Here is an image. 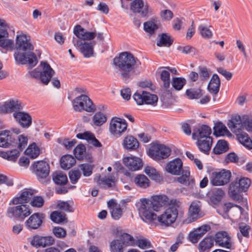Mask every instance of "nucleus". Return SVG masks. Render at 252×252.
I'll return each mask as SVG.
<instances>
[{
	"label": "nucleus",
	"mask_w": 252,
	"mask_h": 252,
	"mask_svg": "<svg viewBox=\"0 0 252 252\" xmlns=\"http://www.w3.org/2000/svg\"><path fill=\"white\" fill-rule=\"evenodd\" d=\"M168 202V198L165 195H154L150 199H140L136 206L146 220L152 221L157 219L160 225L168 227L175 222L179 215L183 213L181 203L174 199L171 200L169 206L164 213L157 217L153 211H158Z\"/></svg>",
	"instance_id": "nucleus-1"
},
{
	"label": "nucleus",
	"mask_w": 252,
	"mask_h": 252,
	"mask_svg": "<svg viewBox=\"0 0 252 252\" xmlns=\"http://www.w3.org/2000/svg\"><path fill=\"white\" fill-rule=\"evenodd\" d=\"M15 49L14 57L17 64H28L31 67L36 65L38 60L33 52V46L26 35L17 36Z\"/></svg>",
	"instance_id": "nucleus-2"
},
{
	"label": "nucleus",
	"mask_w": 252,
	"mask_h": 252,
	"mask_svg": "<svg viewBox=\"0 0 252 252\" xmlns=\"http://www.w3.org/2000/svg\"><path fill=\"white\" fill-rule=\"evenodd\" d=\"M113 63L121 71V77L125 83L128 82L129 79L132 78L134 69L141 64V62L137 58L127 52H122L118 57L114 58Z\"/></svg>",
	"instance_id": "nucleus-3"
},
{
	"label": "nucleus",
	"mask_w": 252,
	"mask_h": 252,
	"mask_svg": "<svg viewBox=\"0 0 252 252\" xmlns=\"http://www.w3.org/2000/svg\"><path fill=\"white\" fill-rule=\"evenodd\" d=\"M27 143L28 138L23 135L17 137L10 130H6L0 132V147L7 148L18 145V149L22 151L25 148Z\"/></svg>",
	"instance_id": "nucleus-4"
},
{
	"label": "nucleus",
	"mask_w": 252,
	"mask_h": 252,
	"mask_svg": "<svg viewBox=\"0 0 252 252\" xmlns=\"http://www.w3.org/2000/svg\"><path fill=\"white\" fill-rule=\"evenodd\" d=\"M251 185V180L248 178H243L232 182L229 188L228 192L230 196L234 200H240L242 196L241 192L246 191Z\"/></svg>",
	"instance_id": "nucleus-5"
},
{
	"label": "nucleus",
	"mask_w": 252,
	"mask_h": 252,
	"mask_svg": "<svg viewBox=\"0 0 252 252\" xmlns=\"http://www.w3.org/2000/svg\"><path fill=\"white\" fill-rule=\"evenodd\" d=\"M16 205V206L9 207L7 208L6 216L8 218L23 220L32 213L29 206L22 204Z\"/></svg>",
	"instance_id": "nucleus-6"
},
{
	"label": "nucleus",
	"mask_w": 252,
	"mask_h": 252,
	"mask_svg": "<svg viewBox=\"0 0 252 252\" xmlns=\"http://www.w3.org/2000/svg\"><path fill=\"white\" fill-rule=\"evenodd\" d=\"M74 109L76 111L85 110L88 112H94L96 108L92 100L86 95L81 94L73 101Z\"/></svg>",
	"instance_id": "nucleus-7"
},
{
	"label": "nucleus",
	"mask_w": 252,
	"mask_h": 252,
	"mask_svg": "<svg viewBox=\"0 0 252 252\" xmlns=\"http://www.w3.org/2000/svg\"><path fill=\"white\" fill-rule=\"evenodd\" d=\"M32 173H34L37 180L42 183L46 182L50 173V165L44 160L35 161L32 165Z\"/></svg>",
	"instance_id": "nucleus-8"
},
{
	"label": "nucleus",
	"mask_w": 252,
	"mask_h": 252,
	"mask_svg": "<svg viewBox=\"0 0 252 252\" xmlns=\"http://www.w3.org/2000/svg\"><path fill=\"white\" fill-rule=\"evenodd\" d=\"M40 64L43 68L42 71L39 72L34 70L31 72L30 75L33 78H39L42 83L46 85L51 80L55 71L46 62H41Z\"/></svg>",
	"instance_id": "nucleus-9"
},
{
	"label": "nucleus",
	"mask_w": 252,
	"mask_h": 252,
	"mask_svg": "<svg viewBox=\"0 0 252 252\" xmlns=\"http://www.w3.org/2000/svg\"><path fill=\"white\" fill-rule=\"evenodd\" d=\"M171 150L167 146L160 144L153 145L149 149V156L154 159L159 160L167 158Z\"/></svg>",
	"instance_id": "nucleus-10"
},
{
	"label": "nucleus",
	"mask_w": 252,
	"mask_h": 252,
	"mask_svg": "<svg viewBox=\"0 0 252 252\" xmlns=\"http://www.w3.org/2000/svg\"><path fill=\"white\" fill-rule=\"evenodd\" d=\"M133 98L137 105L144 104L155 105L157 103L158 97L157 95L146 91H136L133 95Z\"/></svg>",
	"instance_id": "nucleus-11"
},
{
	"label": "nucleus",
	"mask_w": 252,
	"mask_h": 252,
	"mask_svg": "<svg viewBox=\"0 0 252 252\" xmlns=\"http://www.w3.org/2000/svg\"><path fill=\"white\" fill-rule=\"evenodd\" d=\"M7 28L6 22L0 19V47L6 50H12L14 46V42L13 40L8 39Z\"/></svg>",
	"instance_id": "nucleus-12"
},
{
	"label": "nucleus",
	"mask_w": 252,
	"mask_h": 252,
	"mask_svg": "<svg viewBox=\"0 0 252 252\" xmlns=\"http://www.w3.org/2000/svg\"><path fill=\"white\" fill-rule=\"evenodd\" d=\"M231 177V173L229 170L222 169L219 172H213L210 182L213 186H223L229 182Z\"/></svg>",
	"instance_id": "nucleus-13"
},
{
	"label": "nucleus",
	"mask_w": 252,
	"mask_h": 252,
	"mask_svg": "<svg viewBox=\"0 0 252 252\" xmlns=\"http://www.w3.org/2000/svg\"><path fill=\"white\" fill-rule=\"evenodd\" d=\"M127 127V124L124 119L113 118L110 123L109 131L116 137H119L126 131Z\"/></svg>",
	"instance_id": "nucleus-14"
},
{
	"label": "nucleus",
	"mask_w": 252,
	"mask_h": 252,
	"mask_svg": "<svg viewBox=\"0 0 252 252\" xmlns=\"http://www.w3.org/2000/svg\"><path fill=\"white\" fill-rule=\"evenodd\" d=\"M23 104L17 99H11L6 101L0 106V113L6 114L14 112H21L23 108Z\"/></svg>",
	"instance_id": "nucleus-15"
},
{
	"label": "nucleus",
	"mask_w": 252,
	"mask_h": 252,
	"mask_svg": "<svg viewBox=\"0 0 252 252\" xmlns=\"http://www.w3.org/2000/svg\"><path fill=\"white\" fill-rule=\"evenodd\" d=\"M44 219L43 213H35L26 221L25 225L29 230L37 229L41 226Z\"/></svg>",
	"instance_id": "nucleus-16"
},
{
	"label": "nucleus",
	"mask_w": 252,
	"mask_h": 252,
	"mask_svg": "<svg viewBox=\"0 0 252 252\" xmlns=\"http://www.w3.org/2000/svg\"><path fill=\"white\" fill-rule=\"evenodd\" d=\"M123 163L129 170L132 171L139 170L143 166L142 159L134 156L124 158H123Z\"/></svg>",
	"instance_id": "nucleus-17"
},
{
	"label": "nucleus",
	"mask_w": 252,
	"mask_h": 252,
	"mask_svg": "<svg viewBox=\"0 0 252 252\" xmlns=\"http://www.w3.org/2000/svg\"><path fill=\"white\" fill-rule=\"evenodd\" d=\"M15 120L24 128H28L32 123V118L30 115L25 112H16L13 114Z\"/></svg>",
	"instance_id": "nucleus-18"
},
{
	"label": "nucleus",
	"mask_w": 252,
	"mask_h": 252,
	"mask_svg": "<svg viewBox=\"0 0 252 252\" xmlns=\"http://www.w3.org/2000/svg\"><path fill=\"white\" fill-rule=\"evenodd\" d=\"M165 168L167 172L172 175H179L183 170V162L180 158H176L167 163Z\"/></svg>",
	"instance_id": "nucleus-19"
},
{
	"label": "nucleus",
	"mask_w": 252,
	"mask_h": 252,
	"mask_svg": "<svg viewBox=\"0 0 252 252\" xmlns=\"http://www.w3.org/2000/svg\"><path fill=\"white\" fill-rule=\"evenodd\" d=\"M130 10L133 13L140 14L142 17H145L148 13V6L144 5L143 0H134L130 3Z\"/></svg>",
	"instance_id": "nucleus-20"
},
{
	"label": "nucleus",
	"mask_w": 252,
	"mask_h": 252,
	"mask_svg": "<svg viewBox=\"0 0 252 252\" xmlns=\"http://www.w3.org/2000/svg\"><path fill=\"white\" fill-rule=\"evenodd\" d=\"M54 242L55 239L52 236H39L37 235L33 237L32 241V244L36 248L46 247L47 246L52 245Z\"/></svg>",
	"instance_id": "nucleus-21"
},
{
	"label": "nucleus",
	"mask_w": 252,
	"mask_h": 252,
	"mask_svg": "<svg viewBox=\"0 0 252 252\" xmlns=\"http://www.w3.org/2000/svg\"><path fill=\"white\" fill-rule=\"evenodd\" d=\"M197 141L196 144L199 150L202 153L208 155L213 144L212 137H206L204 138L196 139Z\"/></svg>",
	"instance_id": "nucleus-22"
},
{
	"label": "nucleus",
	"mask_w": 252,
	"mask_h": 252,
	"mask_svg": "<svg viewBox=\"0 0 252 252\" xmlns=\"http://www.w3.org/2000/svg\"><path fill=\"white\" fill-rule=\"evenodd\" d=\"M73 32L78 38L84 40H92L96 35L95 32H88L79 25L74 27Z\"/></svg>",
	"instance_id": "nucleus-23"
},
{
	"label": "nucleus",
	"mask_w": 252,
	"mask_h": 252,
	"mask_svg": "<svg viewBox=\"0 0 252 252\" xmlns=\"http://www.w3.org/2000/svg\"><path fill=\"white\" fill-rule=\"evenodd\" d=\"M211 132V128L209 126L202 125L200 127L193 129L192 138L196 140L197 138L205 139L206 137H211L210 136Z\"/></svg>",
	"instance_id": "nucleus-24"
},
{
	"label": "nucleus",
	"mask_w": 252,
	"mask_h": 252,
	"mask_svg": "<svg viewBox=\"0 0 252 252\" xmlns=\"http://www.w3.org/2000/svg\"><path fill=\"white\" fill-rule=\"evenodd\" d=\"M215 240L219 246L222 247L230 249L231 247V244L230 242V237L225 231L217 232L216 234Z\"/></svg>",
	"instance_id": "nucleus-25"
},
{
	"label": "nucleus",
	"mask_w": 252,
	"mask_h": 252,
	"mask_svg": "<svg viewBox=\"0 0 252 252\" xmlns=\"http://www.w3.org/2000/svg\"><path fill=\"white\" fill-rule=\"evenodd\" d=\"M94 181L100 187V188L107 189L115 186L113 179L105 177L101 178L99 174H96L94 177Z\"/></svg>",
	"instance_id": "nucleus-26"
},
{
	"label": "nucleus",
	"mask_w": 252,
	"mask_h": 252,
	"mask_svg": "<svg viewBox=\"0 0 252 252\" xmlns=\"http://www.w3.org/2000/svg\"><path fill=\"white\" fill-rule=\"evenodd\" d=\"M139 145L138 140L132 135H127L125 137L123 146L124 149L129 151L137 149Z\"/></svg>",
	"instance_id": "nucleus-27"
},
{
	"label": "nucleus",
	"mask_w": 252,
	"mask_h": 252,
	"mask_svg": "<svg viewBox=\"0 0 252 252\" xmlns=\"http://www.w3.org/2000/svg\"><path fill=\"white\" fill-rule=\"evenodd\" d=\"M227 126L232 130H233L234 132H236L241 130L244 125L241 117L239 115H236L228 121Z\"/></svg>",
	"instance_id": "nucleus-28"
},
{
	"label": "nucleus",
	"mask_w": 252,
	"mask_h": 252,
	"mask_svg": "<svg viewBox=\"0 0 252 252\" xmlns=\"http://www.w3.org/2000/svg\"><path fill=\"white\" fill-rule=\"evenodd\" d=\"M33 192L31 190H25L21 193L20 195L13 199L12 202L13 204H25L28 203L32 197Z\"/></svg>",
	"instance_id": "nucleus-29"
},
{
	"label": "nucleus",
	"mask_w": 252,
	"mask_h": 252,
	"mask_svg": "<svg viewBox=\"0 0 252 252\" xmlns=\"http://www.w3.org/2000/svg\"><path fill=\"white\" fill-rule=\"evenodd\" d=\"M214 239L212 236L205 237L199 243V252H209L214 246Z\"/></svg>",
	"instance_id": "nucleus-30"
},
{
	"label": "nucleus",
	"mask_w": 252,
	"mask_h": 252,
	"mask_svg": "<svg viewBox=\"0 0 252 252\" xmlns=\"http://www.w3.org/2000/svg\"><path fill=\"white\" fill-rule=\"evenodd\" d=\"M181 173H182V175L177 178V181L180 184L188 185L190 186L191 188H193L195 185V181L193 179L189 180V170H182Z\"/></svg>",
	"instance_id": "nucleus-31"
},
{
	"label": "nucleus",
	"mask_w": 252,
	"mask_h": 252,
	"mask_svg": "<svg viewBox=\"0 0 252 252\" xmlns=\"http://www.w3.org/2000/svg\"><path fill=\"white\" fill-rule=\"evenodd\" d=\"M160 23L159 21L152 19L144 23V30L148 33L150 35L155 34L156 31L159 28Z\"/></svg>",
	"instance_id": "nucleus-32"
},
{
	"label": "nucleus",
	"mask_w": 252,
	"mask_h": 252,
	"mask_svg": "<svg viewBox=\"0 0 252 252\" xmlns=\"http://www.w3.org/2000/svg\"><path fill=\"white\" fill-rule=\"evenodd\" d=\"M76 163L75 158L71 155H65L63 156L60 160V165L62 168L67 170L72 167Z\"/></svg>",
	"instance_id": "nucleus-33"
},
{
	"label": "nucleus",
	"mask_w": 252,
	"mask_h": 252,
	"mask_svg": "<svg viewBox=\"0 0 252 252\" xmlns=\"http://www.w3.org/2000/svg\"><path fill=\"white\" fill-rule=\"evenodd\" d=\"M94 41L91 42H85L80 47V51L85 58H90L93 56L94 53V46L95 45Z\"/></svg>",
	"instance_id": "nucleus-34"
},
{
	"label": "nucleus",
	"mask_w": 252,
	"mask_h": 252,
	"mask_svg": "<svg viewBox=\"0 0 252 252\" xmlns=\"http://www.w3.org/2000/svg\"><path fill=\"white\" fill-rule=\"evenodd\" d=\"M228 150V142L225 140L221 139L218 141L213 149V152L215 155H220L226 152Z\"/></svg>",
	"instance_id": "nucleus-35"
},
{
	"label": "nucleus",
	"mask_w": 252,
	"mask_h": 252,
	"mask_svg": "<svg viewBox=\"0 0 252 252\" xmlns=\"http://www.w3.org/2000/svg\"><path fill=\"white\" fill-rule=\"evenodd\" d=\"M20 155L19 151L14 149L6 152L0 151V157L8 160L15 161Z\"/></svg>",
	"instance_id": "nucleus-36"
},
{
	"label": "nucleus",
	"mask_w": 252,
	"mask_h": 252,
	"mask_svg": "<svg viewBox=\"0 0 252 252\" xmlns=\"http://www.w3.org/2000/svg\"><path fill=\"white\" fill-rule=\"evenodd\" d=\"M159 39L157 42V45L159 47H170L173 42V39L170 35L165 33H162L159 35Z\"/></svg>",
	"instance_id": "nucleus-37"
},
{
	"label": "nucleus",
	"mask_w": 252,
	"mask_h": 252,
	"mask_svg": "<svg viewBox=\"0 0 252 252\" xmlns=\"http://www.w3.org/2000/svg\"><path fill=\"white\" fill-rule=\"evenodd\" d=\"M52 178L54 182L59 185H64L68 181L66 175L61 171L53 173Z\"/></svg>",
	"instance_id": "nucleus-38"
},
{
	"label": "nucleus",
	"mask_w": 252,
	"mask_h": 252,
	"mask_svg": "<svg viewBox=\"0 0 252 252\" xmlns=\"http://www.w3.org/2000/svg\"><path fill=\"white\" fill-rule=\"evenodd\" d=\"M238 140L245 147L249 149H252V139L245 132H241L237 134Z\"/></svg>",
	"instance_id": "nucleus-39"
},
{
	"label": "nucleus",
	"mask_w": 252,
	"mask_h": 252,
	"mask_svg": "<svg viewBox=\"0 0 252 252\" xmlns=\"http://www.w3.org/2000/svg\"><path fill=\"white\" fill-rule=\"evenodd\" d=\"M136 185L141 188H147L150 186V182L148 178L143 174H139L134 178Z\"/></svg>",
	"instance_id": "nucleus-40"
},
{
	"label": "nucleus",
	"mask_w": 252,
	"mask_h": 252,
	"mask_svg": "<svg viewBox=\"0 0 252 252\" xmlns=\"http://www.w3.org/2000/svg\"><path fill=\"white\" fill-rule=\"evenodd\" d=\"M40 150L35 143L30 145L25 151V153L32 158H37L39 155Z\"/></svg>",
	"instance_id": "nucleus-41"
},
{
	"label": "nucleus",
	"mask_w": 252,
	"mask_h": 252,
	"mask_svg": "<svg viewBox=\"0 0 252 252\" xmlns=\"http://www.w3.org/2000/svg\"><path fill=\"white\" fill-rule=\"evenodd\" d=\"M111 252H124L125 242L120 240H115L110 243Z\"/></svg>",
	"instance_id": "nucleus-42"
},
{
	"label": "nucleus",
	"mask_w": 252,
	"mask_h": 252,
	"mask_svg": "<svg viewBox=\"0 0 252 252\" xmlns=\"http://www.w3.org/2000/svg\"><path fill=\"white\" fill-rule=\"evenodd\" d=\"M50 219L54 222L60 223L67 220L66 215L58 211H54L50 215Z\"/></svg>",
	"instance_id": "nucleus-43"
},
{
	"label": "nucleus",
	"mask_w": 252,
	"mask_h": 252,
	"mask_svg": "<svg viewBox=\"0 0 252 252\" xmlns=\"http://www.w3.org/2000/svg\"><path fill=\"white\" fill-rule=\"evenodd\" d=\"M187 81L183 77H173L171 82L172 87L177 91H180L182 89L183 87L186 84Z\"/></svg>",
	"instance_id": "nucleus-44"
},
{
	"label": "nucleus",
	"mask_w": 252,
	"mask_h": 252,
	"mask_svg": "<svg viewBox=\"0 0 252 252\" xmlns=\"http://www.w3.org/2000/svg\"><path fill=\"white\" fill-rule=\"evenodd\" d=\"M213 129L214 134L216 136L223 135L226 132H229L226 126L221 122H218L216 123L213 127Z\"/></svg>",
	"instance_id": "nucleus-45"
},
{
	"label": "nucleus",
	"mask_w": 252,
	"mask_h": 252,
	"mask_svg": "<svg viewBox=\"0 0 252 252\" xmlns=\"http://www.w3.org/2000/svg\"><path fill=\"white\" fill-rule=\"evenodd\" d=\"M186 94L190 99H198L202 94L200 89L191 88L187 89L186 91Z\"/></svg>",
	"instance_id": "nucleus-46"
},
{
	"label": "nucleus",
	"mask_w": 252,
	"mask_h": 252,
	"mask_svg": "<svg viewBox=\"0 0 252 252\" xmlns=\"http://www.w3.org/2000/svg\"><path fill=\"white\" fill-rule=\"evenodd\" d=\"M107 121V117L105 114L101 112H96L93 117L94 124L97 126L102 125Z\"/></svg>",
	"instance_id": "nucleus-47"
},
{
	"label": "nucleus",
	"mask_w": 252,
	"mask_h": 252,
	"mask_svg": "<svg viewBox=\"0 0 252 252\" xmlns=\"http://www.w3.org/2000/svg\"><path fill=\"white\" fill-rule=\"evenodd\" d=\"M145 173L150 178L155 181H159L160 176L158 172L153 167L147 166L144 170Z\"/></svg>",
	"instance_id": "nucleus-48"
},
{
	"label": "nucleus",
	"mask_w": 252,
	"mask_h": 252,
	"mask_svg": "<svg viewBox=\"0 0 252 252\" xmlns=\"http://www.w3.org/2000/svg\"><path fill=\"white\" fill-rule=\"evenodd\" d=\"M79 167L82 171L83 176L89 177L93 174L94 166L89 163H83L79 165Z\"/></svg>",
	"instance_id": "nucleus-49"
},
{
	"label": "nucleus",
	"mask_w": 252,
	"mask_h": 252,
	"mask_svg": "<svg viewBox=\"0 0 252 252\" xmlns=\"http://www.w3.org/2000/svg\"><path fill=\"white\" fill-rule=\"evenodd\" d=\"M85 152L86 147L83 144L78 145L73 150L74 155L75 158L80 160L83 159L84 153Z\"/></svg>",
	"instance_id": "nucleus-50"
},
{
	"label": "nucleus",
	"mask_w": 252,
	"mask_h": 252,
	"mask_svg": "<svg viewBox=\"0 0 252 252\" xmlns=\"http://www.w3.org/2000/svg\"><path fill=\"white\" fill-rule=\"evenodd\" d=\"M56 208L66 212H73L74 211L72 206L67 201H60L56 206Z\"/></svg>",
	"instance_id": "nucleus-51"
},
{
	"label": "nucleus",
	"mask_w": 252,
	"mask_h": 252,
	"mask_svg": "<svg viewBox=\"0 0 252 252\" xmlns=\"http://www.w3.org/2000/svg\"><path fill=\"white\" fill-rule=\"evenodd\" d=\"M160 78L163 82V87L165 89H168L170 84L169 72L167 70L162 71L160 74Z\"/></svg>",
	"instance_id": "nucleus-52"
},
{
	"label": "nucleus",
	"mask_w": 252,
	"mask_h": 252,
	"mask_svg": "<svg viewBox=\"0 0 252 252\" xmlns=\"http://www.w3.org/2000/svg\"><path fill=\"white\" fill-rule=\"evenodd\" d=\"M136 245L142 249H146L153 247L150 241L146 238L138 239L136 242Z\"/></svg>",
	"instance_id": "nucleus-53"
},
{
	"label": "nucleus",
	"mask_w": 252,
	"mask_h": 252,
	"mask_svg": "<svg viewBox=\"0 0 252 252\" xmlns=\"http://www.w3.org/2000/svg\"><path fill=\"white\" fill-rule=\"evenodd\" d=\"M224 195V191L221 189H219L210 197V200L213 203L218 204Z\"/></svg>",
	"instance_id": "nucleus-54"
},
{
	"label": "nucleus",
	"mask_w": 252,
	"mask_h": 252,
	"mask_svg": "<svg viewBox=\"0 0 252 252\" xmlns=\"http://www.w3.org/2000/svg\"><path fill=\"white\" fill-rule=\"evenodd\" d=\"M81 176V173L78 170H72L69 172V178L71 183L76 184Z\"/></svg>",
	"instance_id": "nucleus-55"
},
{
	"label": "nucleus",
	"mask_w": 252,
	"mask_h": 252,
	"mask_svg": "<svg viewBox=\"0 0 252 252\" xmlns=\"http://www.w3.org/2000/svg\"><path fill=\"white\" fill-rule=\"evenodd\" d=\"M198 74L200 79L202 81L207 80L210 77L208 69L205 66L198 67Z\"/></svg>",
	"instance_id": "nucleus-56"
},
{
	"label": "nucleus",
	"mask_w": 252,
	"mask_h": 252,
	"mask_svg": "<svg viewBox=\"0 0 252 252\" xmlns=\"http://www.w3.org/2000/svg\"><path fill=\"white\" fill-rule=\"evenodd\" d=\"M67 247V245L63 242H59L57 247H50L45 249L44 252H61L64 248Z\"/></svg>",
	"instance_id": "nucleus-57"
},
{
	"label": "nucleus",
	"mask_w": 252,
	"mask_h": 252,
	"mask_svg": "<svg viewBox=\"0 0 252 252\" xmlns=\"http://www.w3.org/2000/svg\"><path fill=\"white\" fill-rule=\"evenodd\" d=\"M112 218L115 220H119L123 214V211L120 205L116 206V207L112 208L110 210Z\"/></svg>",
	"instance_id": "nucleus-58"
},
{
	"label": "nucleus",
	"mask_w": 252,
	"mask_h": 252,
	"mask_svg": "<svg viewBox=\"0 0 252 252\" xmlns=\"http://www.w3.org/2000/svg\"><path fill=\"white\" fill-rule=\"evenodd\" d=\"M200 211L199 207L196 204H191L189 208V213L191 217L194 219H197L199 217L198 213Z\"/></svg>",
	"instance_id": "nucleus-59"
},
{
	"label": "nucleus",
	"mask_w": 252,
	"mask_h": 252,
	"mask_svg": "<svg viewBox=\"0 0 252 252\" xmlns=\"http://www.w3.org/2000/svg\"><path fill=\"white\" fill-rule=\"evenodd\" d=\"M44 203L43 198L40 196H35L32 198L31 205L34 207L39 208L42 207Z\"/></svg>",
	"instance_id": "nucleus-60"
},
{
	"label": "nucleus",
	"mask_w": 252,
	"mask_h": 252,
	"mask_svg": "<svg viewBox=\"0 0 252 252\" xmlns=\"http://www.w3.org/2000/svg\"><path fill=\"white\" fill-rule=\"evenodd\" d=\"M53 232L56 237L60 238H64L66 234V231L61 227H54Z\"/></svg>",
	"instance_id": "nucleus-61"
},
{
	"label": "nucleus",
	"mask_w": 252,
	"mask_h": 252,
	"mask_svg": "<svg viewBox=\"0 0 252 252\" xmlns=\"http://www.w3.org/2000/svg\"><path fill=\"white\" fill-rule=\"evenodd\" d=\"M160 17L162 20L170 21L173 16V14L170 10H164L160 12Z\"/></svg>",
	"instance_id": "nucleus-62"
},
{
	"label": "nucleus",
	"mask_w": 252,
	"mask_h": 252,
	"mask_svg": "<svg viewBox=\"0 0 252 252\" xmlns=\"http://www.w3.org/2000/svg\"><path fill=\"white\" fill-rule=\"evenodd\" d=\"M198 29L200 30V34L203 37L209 38L212 36V32L208 28L203 27V25H200Z\"/></svg>",
	"instance_id": "nucleus-63"
},
{
	"label": "nucleus",
	"mask_w": 252,
	"mask_h": 252,
	"mask_svg": "<svg viewBox=\"0 0 252 252\" xmlns=\"http://www.w3.org/2000/svg\"><path fill=\"white\" fill-rule=\"evenodd\" d=\"M239 158L234 152L230 153L227 154L225 158V161L227 162L236 163L238 161Z\"/></svg>",
	"instance_id": "nucleus-64"
}]
</instances>
